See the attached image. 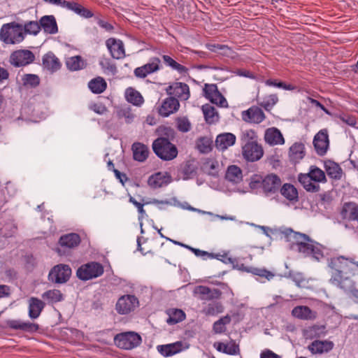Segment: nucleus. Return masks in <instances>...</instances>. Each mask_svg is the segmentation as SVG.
<instances>
[{"label":"nucleus","instance_id":"53","mask_svg":"<svg viewBox=\"0 0 358 358\" xmlns=\"http://www.w3.org/2000/svg\"><path fill=\"white\" fill-rule=\"evenodd\" d=\"M197 148L201 152L208 153L211 150V142L208 138H201L197 143Z\"/></svg>","mask_w":358,"mask_h":358},{"label":"nucleus","instance_id":"61","mask_svg":"<svg viewBox=\"0 0 358 358\" xmlns=\"http://www.w3.org/2000/svg\"><path fill=\"white\" fill-rule=\"evenodd\" d=\"M196 212H197L198 213H200L201 215H210V216H214V217L220 218V220H235V217H229V216H226V215H215V214H213L211 212L205 211V210H200V209H198V208H197V210H196Z\"/></svg>","mask_w":358,"mask_h":358},{"label":"nucleus","instance_id":"63","mask_svg":"<svg viewBox=\"0 0 358 358\" xmlns=\"http://www.w3.org/2000/svg\"><path fill=\"white\" fill-rule=\"evenodd\" d=\"M91 109L99 115H103L107 111L106 107L102 103H94L91 106Z\"/></svg>","mask_w":358,"mask_h":358},{"label":"nucleus","instance_id":"56","mask_svg":"<svg viewBox=\"0 0 358 358\" xmlns=\"http://www.w3.org/2000/svg\"><path fill=\"white\" fill-rule=\"evenodd\" d=\"M223 347L224 348V353L226 354L234 355L239 353V347L234 341H231L228 343H224Z\"/></svg>","mask_w":358,"mask_h":358},{"label":"nucleus","instance_id":"43","mask_svg":"<svg viewBox=\"0 0 358 358\" xmlns=\"http://www.w3.org/2000/svg\"><path fill=\"white\" fill-rule=\"evenodd\" d=\"M305 336L309 338H314L321 337L322 336H324L325 332V327L323 325H313L309 327L304 331Z\"/></svg>","mask_w":358,"mask_h":358},{"label":"nucleus","instance_id":"22","mask_svg":"<svg viewBox=\"0 0 358 358\" xmlns=\"http://www.w3.org/2000/svg\"><path fill=\"white\" fill-rule=\"evenodd\" d=\"M341 215L343 220L358 222V205L354 202H347L343 205Z\"/></svg>","mask_w":358,"mask_h":358},{"label":"nucleus","instance_id":"16","mask_svg":"<svg viewBox=\"0 0 358 358\" xmlns=\"http://www.w3.org/2000/svg\"><path fill=\"white\" fill-rule=\"evenodd\" d=\"M188 347V345L182 341H177L166 345H158L157 349L164 357H170L187 349Z\"/></svg>","mask_w":358,"mask_h":358},{"label":"nucleus","instance_id":"64","mask_svg":"<svg viewBox=\"0 0 358 358\" xmlns=\"http://www.w3.org/2000/svg\"><path fill=\"white\" fill-rule=\"evenodd\" d=\"M260 358H282L278 355L274 353L273 351L270 350H266L262 352L260 355Z\"/></svg>","mask_w":358,"mask_h":358},{"label":"nucleus","instance_id":"24","mask_svg":"<svg viewBox=\"0 0 358 358\" xmlns=\"http://www.w3.org/2000/svg\"><path fill=\"white\" fill-rule=\"evenodd\" d=\"M334 346L332 341H314L308 347V349L313 354H322L331 351Z\"/></svg>","mask_w":358,"mask_h":358},{"label":"nucleus","instance_id":"11","mask_svg":"<svg viewBox=\"0 0 358 358\" xmlns=\"http://www.w3.org/2000/svg\"><path fill=\"white\" fill-rule=\"evenodd\" d=\"M296 251L303 254L304 256L312 255L317 260H320L323 257V253L320 245L308 238V241H305Z\"/></svg>","mask_w":358,"mask_h":358},{"label":"nucleus","instance_id":"47","mask_svg":"<svg viewBox=\"0 0 358 358\" xmlns=\"http://www.w3.org/2000/svg\"><path fill=\"white\" fill-rule=\"evenodd\" d=\"M42 297L50 303H57L63 300V294L58 289L48 290L43 294Z\"/></svg>","mask_w":358,"mask_h":358},{"label":"nucleus","instance_id":"42","mask_svg":"<svg viewBox=\"0 0 358 358\" xmlns=\"http://www.w3.org/2000/svg\"><path fill=\"white\" fill-rule=\"evenodd\" d=\"M202 110L205 120L208 123H215L218 120V114L213 106L206 104L202 106Z\"/></svg>","mask_w":358,"mask_h":358},{"label":"nucleus","instance_id":"46","mask_svg":"<svg viewBox=\"0 0 358 358\" xmlns=\"http://www.w3.org/2000/svg\"><path fill=\"white\" fill-rule=\"evenodd\" d=\"M162 58H163V60L164 62V63L170 66L171 68H172L173 70H176L177 71L178 73H181V74H185L187 73V71L188 69L180 64L179 63L176 62L173 58H171L170 56L169 55H163L162 56Z\"/></svg>","mask_w":358,"mask_h":358},{"label":"nucleus","instance_id":"59","mask_svg":"<svg viewBox=\"0 0 358 358\" xmlns=\"http://www.w3.org/2000/svg\"><path fill=\"white\" fill-rule=\"evenodd\" d=\"M205 96L207 99L210 98L213 94L216 93L218 90L217 86L215 85L211 84L205 85V87L203 89Z\"/></svg>","mask_w":358,"mask_h":358},{"label":"nucleus","instance_id":"17","mask_svg":"<svg viewBox=\"0 0 358 358\" xmlns=\"http://www.w3.org/2000/svg\"><path fill=\"white\" fill-rule=\"evenodd\" d=\"M287 241L291 243V249L296 251L305 241H308L309 236L304 234L296 232L292 229H287L283 231Z\"/></svg>","mask_w":358,"mask_h":358},{"label":"nucleus","instance_id":"3","mask_svg":"<svg viewBox=\"0 0 358 358\" xmlns=\"http://www.w3.org/2000/svg\"><path fill=\"white\" fill-rule=\"evenodd\" d=\"M282 185L280 178L274 173L268 174L264 178L261 176L255 175L251 178L250 186L255 189L261 187L264 192L268 194H275L277 192Z\"/></svg>","mask_w":358,"mask_h":358},{"label":"nucleus","instance_id":"20","mask_svg":"<svg viewBox=\"0 0 358 358\" xmlns=\"http://www.w3.org/2000/svg\"><path fill=\"white\" fill-rule=\"evenodd\" d=\"M171 181V177L167 172H157L148 178V185L154 189L162 187Z\"/></svg>","mask_w":358,"mask_h":358},{"label":"nucleus","instance_id":"41","mask_svg":"<svg viewBox=\"0 0 358 358\" xmlns=\"http://www.w3.org/2000/svg\"><path fill=\"white\" fill-rule=\"evenodd\" d=\"M125 97L128 102L135 106H141L143 103V98L140 92L132 87L126 90Z\"/></svg>","mask_w":358,"mask_h":358},{"label":"nucleus","instance_id":"38","mask_svg":"<svg viewBox=\"0 0 358 358\" xmlns=\"http://www.w3.org/2000/svg\"><path fill=\"white\" fill-rule=\"evenodd\" d=\"M225 178L228 181L232 183H239L243 179L242 171L236 165L229 166L227 168Z\"/></svg>","mask_w":358,"mask_h":358},{"label":"nucleus","instance_id":"48","mask_svg":"<svg viewBox=\"0 0 358 358\" xmlns=\"http://www.w3.org/2000/svg\"><path fill=\"white\" fill-rule=\"evenodd\" d=\"M257 101L262 107L266 110H268L278 102V98L276 94H271L264 99L257 96Z\"/></svg>","mask_w":358,"mask_h":358},{"label":"nucleus","instance_id":"35","mask_svg":"<svg viewBox=\"0 0 358 358\" xmlns=\"http://www.w3.org/2000/svg\"><path fill=\"white\" fill-rule=\"evenodd\" d=\"M305 155L304 145L301 143H295L289 148V156L294 163L299 162Z\"/></svg>","mask_w":358,"mask_h":358},{"label":"nucleus","instance_id":"5","mask_svg":"<svg viewBox=\"0 0 358 358\" xmlns=\"http://www.w3.org/2000/svg\"><path fill=\"white\" fill-rule=\"evenodd\" d=\"M0 39L7 44L22 42L24 40L22 26L14 22L3 24L0 31Z\"/></svg>","mask_w":358,"mask_h":358},{"label":"nucleus","instance_id":"34","mask_svg":"<svg viewBox=\"0 0 358 358\" xmlns=\"http://www.w3.org/2000/svg\"><path fill=\"white\" fill-rule=\"evenodd\" d=\"M40 24L41 28L42 27L44 31L48 34H55L58 31L55 18L52 15H45L41 17Z\"/></svg>","mask_w":358,"mask_h":358},{"label":"nucleus","instance_id":"25","mask_svg":"<svg viewBox=\"0 0 358 358\" xmlns=\"http://www.w3.org/2000/svg\"><path fill=\"white\" fill-rule=\"evenodd\" d=\"M264 139L271 145H282L285 143V139L280 131L275 127L266 130Z\"/></svg>","mask_w":358,"mask_h":358},{"label":"nucleus","instance_id":"28","mask_svg":"<svg viewBox=\"0 0 358 358\" xmlns=\"http://www.w3.org/2000/svg\"><path fill=\"white\" fill-rule=\"evenodd\" d=\"M170 94H173L181 100H187L189 97V86L182 83H176L173 86L169 87Z\"/></svg>","mask_w":358,"mask_h":358},{"label":"nucleus","instance_id":"26","mask_svg":"<svg viewBox=\"0 0 358 358\" xmlns=\"http://www.w3.org/2000/svg\"><path fill=\"white\" fill-rule=\"evenodd\" d=\"M236 141V136L231 133H224L218 135L215 140L217 149L224 150L233 145Z\"/></svg>","mask_w":358,"mask_h":358},{"label":"nucleus","instance_id":"29","mask_svg":"<svg viewBox=\"0 0 358 358\" xmlns=\"http://www.w3.org/2000/svg\"><path fill=\"white\" fill-rule=\"evenodd\" d=\"M45 306V303L36 297H31L29 300V316L31 319H36L39 317Z\"/></svg>","mask_w":358,"mask_h":358},{"label":"nucleus","instance_id":"4","mask_svg":"<svg viewBox=\"0 0 358 358\" xmlns=\"http://www.w3.org/2000/svg\"><path fill=\"white\" fill-rule=\"evenodd\" d=\"M152 149L154 152L163 160H172L178 155V149L176 145L164 137L154 141Z\"/></svg>","mask_w":358,"mask_h":358},{"label":"nucleus","instance_id":"12","mask_svg":"<svg viewBox=\"0 0 358 358\" xmlns=\"http://www.w3.org/2000/svg\"><path fill=\"white\" fill-rule=\"evenodd\" d=\"M34 58V55L30 50H20L11 54L10 61L15 66H23L31 63Z\"/></svg>","mask_w":358,"mask_h":358},{"label":"nucleus","instance_id":"54","mask_svg":"<svg viewBox=\"0 0 358 358\" xmlns=\"http://www.w3.org/2000/svg\"><path fill=\"white\" fill-rule=\"evenodd\" d=\"M40 30L41 24L35 21H31L24 25V31L29 34L36 35L39 32Z\"/></svg>","mask_w":358,"mask_h":358},{"label":"nucleus","instance_id":"57","mask_svg":"<svg viewBox=\"0 0 358 358\" xmlns=\"http://www.w3.org/2000/svg\"><path fill=\"white\" fill-rule=\"evenodd\" d=\"M250 271L256 275L264 277L268 280H270L274 277V274L273 273L263 268H253Z\"/></svg>","mask_w":358,"mask_h":358},{"label":"nucleus","instance_id":"55","mask_svg":"<svg viewBox=\"0 0 358 358\" xmlns=\"http://www.w3.org/2000/svg\"><path fill=\"white\" fill-rule=\"evenodd\" d=\"M265 83L266 85L277 87L286 90H293L296 89V87L292 85H287L283 82H277L276 80H273L271 79L266 80Z\"/></svg>","mask_w":358,"mask_h":358},{"label":"nucleus","instance_id":"21","mask_svg":"<svg viewBox=\"0 0 358 358\" xmlns=\"http://www.w3.org/2000/svg\"><path fill=\"white\" fill-rule=\"evenodd\" d=\"M180 106L179 101L174 97L166 98L158 109V113L163 117H168L176 113Z\"/></svg>","mask_w":358,"mask_h":358},{"label":"nucleus","instance_id":"9","mask_svg":"<svg viewBox=\"0 0 358 358\" xmlns=\"http://www.w3.org/2000/svg\"><path fill=\"white\" fill-rule=\"evenodd\" d=\"M138 306V299L134 295L127 294L118 299L115 310L120 315H126L134 311Z\"/></svg>","mask_w":358,"mask_h":358},{"label":"nucleus","instance_id":"37","mask_svg":"<svg viewBox=\"0 0 358 358\" xmlns=\"http://www.w3.org/2000/svg\"><path fill=\"white\" fill-rule=\"evenodd\" d=\"M281 194L289 201H297L299 194L296 188L290 183H285L280 188Z\"/></svg>","mask_w":358,"mask_h":358},{"label":"nucleus","instance_id":"44","mask_svg":"<svg viewBox=\"0 0 358 358\" xmlns=\"http://www.w3.org/2000/svg\"><path fill=\"white\" fill-rule=\"evenodd\" d=\"M231 318L229 315H227L216 322L213 325V330L215 334H222L225 332L227 328L226 325L231 322Z\"/></svg>","mask_w":358,"mask_h":358},{"label":"nucleus","instance_id":"52","mask_svg":"<svg viewBox=\"0 0 358 358\" xmlns=\"http://www.w3.org/2000/svg\"><path fill=\"white\" fill-rule=\"evenodd\" d=\"M212 103H215L217 106L225 107L227 106V101L226 99L222 95V94L217 91L208 98Z\"/></svg>","mask_w":358,"mask_h":358},{"label":"nucleus","instance_id":"8","mask_svg":"<svg viewBox=\"0 0 358 358\" xmlns=\"http://www.w3.org/2000/svg\"><path fill=\"white\" fill-rule=\"evenodd\" d=\"M243 146V155L248 161L255 162L259 160L263 156V149L256 141L253 140V137L250 136Z\"/></svg>","mask_w":358,"mask_h":358},{"label":"nucleus","instance_id":"1","mask_svg":"<svg viewBox=\"0 0 358 358\" xmlns=\"http://www.w3.org/2000/svg\"><path fill=\"white\" fill-rule=\"evenodd\" d=\"M331 285L343 290L350 297L358 299V262L343 255L332 257L327 260Z\"/></svg>","mask_w":358,"mask_h":358},{"label":"nucleus","instance_id":"23","mask_svg":"<svg viewBox=\"0 0 358 358\" xmlns=\"http://www.w3.org/2000/svg\"><path fill=\"white\" fill-rule=\"evenodd\" d=\"M292 315L303 320H313L317 317V313L306 306H298L292 310Z\"/></svg>","mask_w":358,"mask_h":358},{"label":"nucleus","instance_id":"51","mask_svg":"<svg viewBox=\"0 0 358 358\" xmlns=\"http://www.w3.org/2000/svg\"><path fill=\"white\" fill-rule=\"evenodd\" d=\"M22 81L24 85L33 87L38 86L40 83L38 76L34 74H25L22 78Z\"/></svg>","mask_w":358,"mask_h":358},{"label":"nucleus","instance_id":"60","mask_svg":"<svg viewBox=\"0 0 358 358\" xmlns=\"http://www.w3.org/2000/svg\"><path fill=\"white\" fill-rule=\"evenodd\" d=\"M129 202L134 204L138 209V212L141 215L139 216V219L142 218L144 215L145 214V211L143 208V204L141 203L140 202H138L134 197L130 196L129 198Z\"/></svg>","mask_w":358,"mask_h":358},{"label":"nucleus","instance_id":"49","mask_svg":"<svg viewBox=\"0 0 358 358\" xmlns=\"http://www.w3.org/2000/svg\"><path fill=\"white\" fill-rule=\"evenodd\" d=\"M83 61L80 56L70 57L66 61V66L71 71H78L83 69Z\"/></svg>","mask_w":358,"mask_h":358},{"label":"nucleus","instance_id":"27","mask_svg":"<svg viewBox=\"0 0 358 358\" xmlns=\"http://www.w3.org/2000/svg\"><path fill=\"white\" fill-rule=\"evenodd\" d=\"M7 325L11 329L16 330L20 329L27 332H35L38 329V325L37 324L24 322L16 320L7 321Z\"/></svg>","mask_w":358,"mask_h":358},{"label":"nucleus","instance_id":"6","mask_svg":"<svg viewBox=\"0 0 358 358\" xmlns=\"http://www.w3.org/2000/svg\"><path fill=\"white\" fill-rule=\"evenodd\" d=\"M114 342L119 348L131 350L140 345L142 338L134 331H127L117 334L114 338Z\"/></svg>","mask_w":358,"mask_h":358},{"label":"nucleus","instance_id":"50","mask_svg":"<svg viewBox=\"0 0 358 358\" xmlns=\"http://www.w3.org/2000/svg\"><path fill=\"white\" fill-rule=\"evenodd\" d=\"M176 126L178 129L182 132H187L191 129V123L186 117L176 118Z\"/></svg>","mask_w":358,"mask_h":358},{"label":"nucleus","instance_id":"40","mask_svg":"<svg viewBox=\"0 0 358 358\" xmlns=\"http://www.w3.org/2000/svg\"><path fill=\"white\" fill-rule=\"evenodd\" d=\"M88 87L93 93L101 94L106 90L107 83L103 78L97 77L89 82Z\"/></svg>","mask_w":358,"mask_h":358},{"label":"nucleus","instance_id":"7","mask_svg":"<svg viewBox=\"0 0 358 358\" xmlns=\"http://www.w3.org/2000/svg\"><path fill=\"white\" fill-rule=\"evenodd\" d=\"M103 273V266L95 262L82 265L76 272L78 278L85 281L99 277Z\"/></svg>","mask_w":358,"mask_h":358},{"label":"nucleus","instance_id":"19","mask_svg":"<svg viewBox=\"0 0 358 358\" xmlns=\"http://www.w3.org/2000/svg\"><path fill=\"white\" fill-rule=\"evenodd\" d=\"M106 45L113 58L120 59L124 57L125 52L122 41L110 38L106 41Z\"/></svg>","mask_w":358,"mask_h":358},{"label":"nucleus","instance_id":"30","mask_svg":"<svg viewBox=\"0 0 358 358\" xmlns=\"http://www.w3.org/2000/svg\"><path fill=\"white\" fill-rule=\"evenodd\" d=\"M59 243L62 247L74 248L80 243V237L78 234L71 233L60 237Z\"/></svg>","mask_w":358,"mask_h":358},{"label":"nucleus","instance_id":"45","mask_svg":"<svg viewBox=\"0 0 358 358\" xmlns=\"http://www.w3.org/2000/svg\"><path fill=\"white\" fill-rule=\"evenodd\" d=\"M224 311V306L220 302L208 303L202 310L206 315H216Z\"/></svg>","mask_w":358,"mask_h":358},{"label":"nucleus","instance_id":"62","mask_svg":"<svg viewBox=\"0 0 358 358\" xmlns=\"http://www.w3.org/2000/svg\"><path fill=\"white\" fill-rule=\"evenodd\" d=\"M339 119L345 124L349 126H355L357 123L356 119L353 116L348 115H341L339 116Z\"/></svg>","mask_w":358,"mask_h":358},{"label":"nucleus","instance_id":"39","mask_svg":"<svg viewBox=\"0 0 358 358\" xmlns=\"http://www.w3.org/2000/svg\"><path fill=\"white\" fill-rule=\"evenodd\" d=\"M166 313L169 315L166 322L169 324H177L185 319V313L181 309L171 308Z\"/></svg>","mask_w":358,"mask_h":358},{"label":"nucleus","instance_id":"2","mask_svg":"<svg viewBox=\"0 0 358 358\" xmlns=\"http://www.w3.org/2000/svg\"><path fill=\"white\" fill-rule=\"evenodd\" d=\"M298 180L303 188L310 192H317L320 189L318 182H326L327 178L324 172L315 166L310 167L308 173H300Z\"/></svg>","mask_w":358,"mask_h":358},{"label":"nucleus","instance_id":"32","mask_svg":"<svg viewBox=\"0 0 358 358\" xmlns=\"http://www.w3.org/2000/svg\"><path fill=\"white\" fill-rule=\"evenodd\" d=\"M324 169L330 178L335 180H340L342 178L343 170L337 163L328 160L324 162Z\"/></svg>","mask_w":358,"mask_h":358},{"label":"nucleus","instance_id":"13","mask_svg":"<svg viewBox=\"0 0 358 358\" xmlns=\"http://www.w3.org/2000/svg\"><path fill=\"white\" fill-rule=\"evenodd\" d=\"M194 294L201 301H211L220 299L222 292L216 288L199 285L194 289Z\"/></svg>","mask_w":358,"mask_h":358},{"label":"nucleus","instance_id":"31","mask_svg":"<svg viewBox=\"0 0 358 358\" xmlns=\"http://www.w3.org/2000/svg\"><path fill=\"white\" fill-rule=\"evenodd\" d=\"M43 67L52 72L59 70L61 67V63L59 59L51 52L45 55L43 57Z\"/></svg>","mask_w":358,"mask_h":358},{"label":"nucleus","instance_id":"10","mask_svg":"<svg viewBox=\"0 0 358 358\" xmlns=\"http://www.w3.org/2000/svg\"><path fill=\"white\" fill-rule=\"evenodd\" d=\"M71 269L69 266L66 264H59L53 267L50 271L49 280L55 283H64L70 278Z\"/></svg>","mask_w":358,"mask_h":358},{"label":"nucleus","instance_id":"58","mask_svg":"<svg viewBox=\"0 0 358 358\" xmlns=\"http://www.w3.org/2000/svg\"><path fill=\"white\" fill-rule=\"evenodd\" d=\"M186 247L189 248L190 250H192L197 257H202L203 259L214 257V255L213 253H209L208 252L203 251L199 249L193 248L189 246Z\"/></svg>","mask_w":358,"mask_h":358},{"label":"nucleus","instance_id":"14","mask_svg":"<svg viewBox=\"0 0 358 358\" xmlns=\"http://www.w3.org/2000/svg\"><path fill=\"white\" fill-rule=\"evenodd\" d=\"M313 145L319 155L322 156L327 153L329 145L327 129H322L315 134L313 138Z\"/></svg>","mask_w":358,"mask_h":358},{"label":"nucleus","instance_id":"15","mask_svg":"<svg viewBox=\"0 0 358 358\" xmlns=\"http://www.w3.org/2000/svg\"><path fill=\"white\" fill-rule=\"evenodd\" d=\"M161 61L158 57H152L148 64L135 69L134 75L137 78H144L148 74L159 70Z\"/></svg>","mask_w":358,"mask_h":358},{"label":"nucleus","instance_id":"33","mask_svg":"<svg viewBox=\"0 0 358 358\" xmlns=\"http://www.w3.org/2000/svg\"><path fill=\"white\" fill-rule=\"evenodd\" d=\"M62 7L73 10L76 13L85 17H91L93 15L92 13L90 10L85 8L83 6L76 2L67 1L64 0L62 2Z\"/></svg>","mask_w":358,"mask_h":358},{"label":"nucleus","instance_id":"36","mask_svg":"<svg viewBox=\"0 0 358 358\" xmlns=\"http://www.w3.org/2000/svg\"><path fill=\"white\" fill-rule=\"evenodd\" d=\"M134 159L138 162H144L148 157L149 150L147 146L141 143L132 145Z\"/></svg>","mask_w":358,"mask_h":358},{"label":"nucleus","instance_id":"18","mask_svg":"<svg viewBox=\"0 0 358 358\" xmlns=\"http://www.w3.org/2000/svg\"><path fill=\"white\" fill-rule=\"evenodd\" d=\"M241 117L243 121L255 124L260 123L265 119V115L263 110L257 106H252L243 111Z\"/></svg>","mask_w":358,"mask_h":358}]
</instances>
